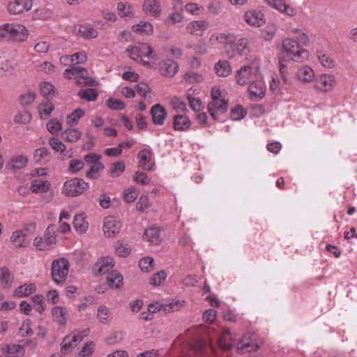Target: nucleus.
<instances>
[{
  "instance_id": "f257e3e1",
  "label": "nucleus",
  "mask_w": 357,
  "mask_h": 357,
  "mask_svg": "<svg viewBox=\"0 0 357 357\" xmlns=\"http://www.w3.org/2000/svg\"><path fill=\"white\" fill-rule=\"evenodd\" d=\"M290 32L295 35V38H287L282 42L281 54L284 60L294 62H303L309 57V52L303 46H307L310 38L306 33L301 29H292Z\"/></svg>"
},
{
  "instance_id": "f03ea898",
  "label": "nucleus",
  "mask_w": 357,
  "mask_h": 357,
  "mask_svg": "<svg viewBox=\"0 0 357 357\" xmlns=\"http://www.w3.org/2000/svg\"><path fill=\"white\" fill-rule=\"evenodd\" d=\"M261 75L260 68L258 63H252L248 66H242L235 75V80L237 84L245 86L251 79H257Z\"/></svg>"
},
{
  "instance_id": "7ed1b4c3",
  "label": "nucleus",
  "mask_w": 357,
  "mask_h": 357,
  "mask_svg": "<svg viewBox=\"0 0 357 357\" xmlns=\"http://www.w3.org/2000/svg\"><path fill=\"white\" fill-rule=\"evenodd\" d=\"M89 185L84 179L73 178L66 181L62 188V193L68 197H77L88 190Z\"/></svg>"
},
{
  "instance_id": "20e7f679",
  "label": "nucleus",
  "mask_w": 357,
  "mask_h": 357,
  "mask_svg": "<svg viewBox=\"0 0 357 357\" xmlns=\"http://www.w3.org/2000/svg\"><path fill=\"white\" fill-rule=\"evenodd\" d=\"M70 263L65 258L55 259L52 263V277L56 284L63 283L67 278Z\"/></svg>"
},
{
  "instance_id": "39448f33",
  "label": "nucleus",
  "mask_w": 357,
  "mask_h": 357,
  "mask_svg": "<svg viewBox=\"0 0 357 357\" xmlns=\"http://www.w3.org/2000/svg\"><path fill=\"white\" fill-rule=\"evenodd\" d=\"M89 329L75 331L66 335L61 344V352L64 354L70 353L73 349L88 335Z\"/></svg>"
},
{
  "instance_id": "423d86ee",
  "label": "nucleus",
  "mask_w": 357,
  "mask_h": 357,
  "mask_svg": "<svg viewBox=\"0 0 357 357\" xmlns=\"http://www.w3.org/2000/svg\"><path fill=\"white\" fill-rule=\"evenodd\" d=\"M126 52L131 59L136 61H142L144 58L151 57L153 50L149 44L139 43L129 46Z\"/></svg>"
},
{
  "instance_id": "0eeeda50",
  "label": "nucleus",
  "mask_w": 357,
  "mask_h": 357,
  "mask_svg": "<svg viewBox=\"0 0 357 357\" xmlns=\"http://www.w3.org/2000/svg\"><path fill=\"white\" fill-rule=\"evenodd\" d=\"M337 84L335 76L329 73L319 75L314 80V87L321 92L332 91Z\"/></svg>"
},
{
  "instance_id": "6e6552de",
  "label": "nucleus",
  "mask_w": 357,
  "mask_h": 357,
  "mask_svg": "<svg viewBox=\"0 0 357 357\" xmlns=\"http://www.w3.org/2000/svg\"><path fill=\"white\" fill-rule=\"evenodd\" d=\"M7 38L17 42L24 41L27 38L26 28L20 24H6Z\"/></svg>"
},
{
  "instance_id": "1a4fd4ad",
  "label": "nucleus",
  "mask_w": 357,
  "mask_h": 357,
  "mask_svg": "<svg viewBox=\"0 0 357 357\" xmlns=\"http://www.w3.org/2000/svg\"><path fill=\"white\" fill-rule=\"evenodd\" d=\"M266 89V85L261 75L250 84L248 91L251 99L259 100L265 96Z\"/></svg>"
},
{
  "instance_id": "9d476101",
  "label": "nucleus",
  "mask_w": 357,
  "mask_h": 357,
  "mask_svg": "<svg viewBox=\"0 0 357 357\" xmlns=\"http://www.w3.org/2000/svg\"><path fill=\"white\" fill-rule=\"evenodd\" d=\"M227 109L228 102L226 100H211L207 106L208 112L214 120H218L221 114L227 111Z\"/></svg>"
},
{
  "instance_id": "9b49d317",
  "label": "nucleus",
  "mask_w": 357,
  "mask_h": 357,
  "mask_svg": "<svg viewBox=\"0 0 357 357\" xmlns=\"http://www.w3.org/2000/svg\"><path fill=\"white\" fill-rule=\"evenodd\" d=\"M8 11L12 15H20L30 10L32 8L31 0H10L8 4Z\"/></svg>"
},
{
  "instance_id": "f8f14e48",
  "label": "nucleus",
  "mask_w": 357,
  "mask_h": 357,
  "mask_svg": "<svg viewBox=\"0 0 357 357\" xmlns=\"http://www.w3.org/2000/svg\"><path fill=\"white\" fill-rule=\"evenodd\" d=\"M121 224L117 220L107 217L104 220L103 231L104 235L107 238L116 236L121 230Z\"/></svg>"
},
{
  "instance_id": "ddd939ff",
  "label": "nucleus",
  "mask_w": 357,
  "mask_h": 357,
  "mask_svg": "<svg viewBox=\"0 0 357 357\" xmlns=\"http://www.w3.org/2000/svg\"><path fill=\"white\" fill-rule=\"evenodd\" d=\"M208 27L209 22L207 20H195L187 24L186 31L190 34L202 36Z\"/></svg>"
},
{
  "instance_id": "4468645a",
  "label": "nucleus",
  "mask_w": 357,
  "mask_h": 357,
  "mask_svg": "<svg viewBox=\"0 0 357 357\" xmlns=\"http://www.w3.org/2000/svg\"><path fill=\"white\" fill-rule=\"evenodd\" d=\"M236 333L229 328L224 329L221 336L218 340V344L220 348L225 350L232 348L236 343Z\"/></svg>"
},
{
  "instance_id": "2eb2a0df",
  "label": "nucleus",
  "mask_w": 357,
  "mask_h": 357,
  "mask_svg": "<svg viewBox=\"0 0 357 357\" xmlns=\"http://www.w3.org/2000/svg\"><path fill=\"white\" fill-rule=\"evenodd\" d=\"M114 266L112 257H105L100 259L94 265L93 271L96 275H102L107 273Z\"/></svg>"
},
{
  "instance_id": "dca6fc26",
  "label": "nucleus",
  "mask_w": 357,
  "mask_h": 357,
  "mask_svg": "<svg viewBox=\"0 0 357 357\" xmlns=\"http://www.w3.org/2000/svg\"><path fill=\"white\" fill-rule=\"evenodd\" d=\"M296 77L302 83H310L316 78L314 70L307 65L302 66L298 68Z\"/></svg>"
},
{
  "instance_id": "f3484780",
  "label": "nucleus",
  "mask_w": 357,
  "mask_h": 357,
  "mask_svg": "<svg viewBox=\"0 0 357 357\" xmlns=\"http://www.w3.org/2000/svg\"><path fill=\"white\" fill-rule=\"evenodd\" d=\"M245 22L252 26H261L264 24V14L261 11L248 10L245 15Z\"/></svg>"
},
{
  "instance_id": "a211bd4d",
  "label": "nucleus",
  "mask_w": 357,
  "mask_h": 357,
  "mask_svg": "<svg viewBox=\"0 0 357 357\" xmlns=\"http://www.w3.org/2000/svg\"><path fill=\"white\" fill-rule=\"evenodd\" d=\"M259 347V345L256 338L247 334L241 340L240 344L238 346V350L250 352L255 351Z\"/></svg>"
},
{
  "instance_id": "6ab92c4d",
  "label": "nucleus",
  "mask_w": 357,
  "mask_h": 357,
  "mask_svg": "<svg viewBox=\"0 0 357 357\" xmlns=\"http://www.w3.org/2000/svg\"><path fill=\"white\" fill-rule=\"evenodd\" d=\"M143 10L145 13L158 17L161 14V8L159 0H144Z\"/></svg>"
},
{
  "instance_id": "aec40b11",
  "label": "nucleus",
  "mask_w": 357,
  "mask_h": 357,
  "mask_svg": "<svg viewBox=\"0 0 357 357\" xmlns=\"http://www.w3.org/2000/svg\"><path fill=\"white\" fill-rule=\"evenodd\" d=\"M153 123L161 126L167 117V112L163 107L159 104L153 105L151 109Z\"/></svg>"
},
{
  "instance_id": "412c9836",
  "label": "nucleus",
  "mask_w": 357,
  "mask_h": 357,
  "mask_svg": "<svg viewBox=\"0 0 357 357\" xmlns=\"http://www.w3.org/2000/svg\"><path fill=\"white\" fill-rule=\"evenodd\" d=\"M268 5L288 16H294L296 13L295 8L290 5L286 4L284 0H271Z\"/></svg>"
},
{
  "instance_id": "4be33fe9",
  "label": "nucleus",
  "mask_w": 357,
  "mask_h": 357,
  "mask_svg": "<svg viewBox=\"0 0 357 357\" xmlns=\"http://www.w3.org/2000/svg\"><path fill=\"white\" fill-rule=\"evenodd\" d=\"M75 82L79 86H95L98 85V82L89 75L88 71L83 68L77 77L74 78Z\"/></svg>"
},
{
  "instance_id": "5701e85b",
  "label": "nucleus",
  "mask_w": 357,
  "mask_h": 357,
  "mask_svg": "<svg viewBox=\"0 0 357 357\" xmlns=\"http://www.w3.org/2000/svg\"><path fill=\"white\" fill-rule=\"evenodd\" d=\"M178 68L176 63L170 59H167L160 63V73L164 77H172L176 73Z\"/></svg>"
},
{
  "instance_id": "b1692460",
  "label": "nucleus",
  "mask_w": 357,
  "mask_h": 357,
  "mask_svg": "<svg viewBox=\"0 0 357 357\" xmlns=\"http://www.w3.org/2000/svg\"><path fill=\"white\" fill-rule=\"evenodd\" d=\"M214 71L218 77H227L231 75L232 68L226 60H220L214 65Z\"/></svg>"
},
{
  "instance_id": "393cba45",
  "label": "nucleus",
  "mask_w": 357,
  "mask_h": 357,
  "mask_svg": "<svg viewBox=\"0 0 357 357\" xmlns=\"http://www.w3.org/2000/svg\"><path fill=\"white\" fill-rule=\"evenodd\" d=\"M2 351L6 357H22L25 353L23 346L15 344L5 346Z\"/></svg>"
},
{
  "instance_id": "a878e982",
  "label": "nucleus",
  "mask_w": 357,
  "mask_h": 357,
  "mask_svg": "<svg viewBox=\"0 0 357 357\" xmlns=\"http://www.w3.org/2000/svg\"><path fill=\"white\" fill-rule=\"evenodd\" d=\"M75 31L77 35L86 39L96 38L98 36V32L96 29L85 25L75 27Z\"/></svg>"
},
{
  "instance_id": "bb28decb",
  "label": "nucleus",
  "mask_w": 357,
  "mask_h": 357,
  "mask_svg": "<svg viewBox=\"0 0 357 357\" xmlns=\"http://www.w3.org/2000/svg\"><path fill=\"white\" fill-rule=\"evenodd\" d=\"M67 310L61 306H55L52 310L54 321L60 326H64L67 320Z\"/></svg>"
},
{
  "instance_id": "cd10ccee",
  "label": "nucleus",
  "mask_w": 357,
  "mask_h": 357,
  "mask_svg": "<svg viewBox=\"0 0 357 357\" xmlns=\"http://www.w3.org/2000/svg\"><path fill=\"white\" fill-rule=\"evenodd\" d=\"M139 166L144 170H151L153 165L151 161V152L148 149H144L138 153Z\"/></svg>"
},
{
  "instance_id": "c85d7f7f",
  "label": "nucleus",
  "mask_w": 357,
  "mask_h": 357,
  "mask_svg": "<svg viewBox=\"0 0 357 357\" xmlns=\"http://www.w3.org/2000/svg\"><path fill=\"white\" fill-rule=\"evenodd\" d=\"M50 189V183L47 181L34 179L31 183L30 190L33 193H44Z\"/></svg>"
},
{
  "instance_id": "c756f323",
  "label": "nucleus",
  "mask_w": 357,
  "mask_h": 357,
  "mask_svg": "<svg viewBox=\"0 0 357 357\" xmlns=\"http://www.w3.org/2000/svg\"><path fill=\"white\" fill-rule=\"evenodd\" d=\"M123 277L117 271H112L107 278L108 285L113 289H119L123 285Z\"/></svg>"
},
{
  "instance_id": "7c9ffc66",
  "label": "nucleus",
  "mask_w": 357,
  "mask_h": 357,
  "mask_svg": "<svg viewBox=\"0 0 357 357\" xmlns=\"http://www.w3.org/2000/svg\"><path fill=\"white\" fill-rule=\"evenodd\" d=\"M317 58L323 67L328 69L334 68L335 61L328 52L324 50L317 51Z\"/></svg>"
},
{
  "instance_id": "2f4dec72",
  "label": "nucleus",
  "mask_w": 357,
  "mask_h": 357,
  "mask_svg": "<svg viewBox=\"0 0 357 357\" xmlns=\"http://www.w3.org/2000/svg\"><path fill=\"white\" fill-rule=\"evenodd\" d=\"M27 162L28 160L26 157L17 155L11 159V160L7 164L6 167L10 170L20 169L26 167Z\"/></svg>"
},
{
  "instance_id": "473e14b6",
  "label": "nucleus",
  "mask_w": 357,
  "mask_h": 357,
  "mask_svg": "<svg viewBox=\"0 0 357 357\" xmlns=\"http://www.w3.org/2000/svg\"><path fill=\"white\" fill-rule=\"evenodd\" d=\"M38 109L40 118L46 119L50 116L51 113L54 109V107L52 102L46 99L39 104Z\"/></svg>"
},
{
  "instance_id": "72a5a7b5",
  "label": "nucleus",
  "mask_w": 357,
  "mask_h": 357,
  "mask_svg": "<svg viewBox=\"0 0 357 357\" xmlns=\"http://www.w3.org/2000/svg\"><path fill=\"white\" fill-rule=\"evenodd\" d=\"M132 31L135 33L145 35H151L153 32V25L148 22H140L139 24L133 25Z\"/></svg>"
},
{
  "instance_id": "f704fd0d",
  "label": "nucleus",
  "mask_w": 357,
  "mask_h": 357,
  "mask_svg": "<svg viewBox=\"0 0 357 357\" xmlns=\"http://www.w3.org/2000/svg\"><path fill=\"white\" fill-rule=\"evenodd\" d=\"M73 226L77 232L84 233L88 229L89 223L83 214H79L74 218Z\"/></svg>"
},
{
  "instance_id": "c9c22d12",
  "label": "nucleus",
  "mask_w": 357,
  "mask_h": 357,
  "mask_svg": "<svg viewBox=\"0 0 357 357\" xmlns=\"http://www.w3.org/2000/svg\"><path fill=\"white\" fill-rule=\"evenodd\" d=\"M36 290V286L33 284H24L18 287L14 292L15 296L22 298L27 296Z\"/></svg>"
},
{
  "instance_id": "e433bc0d",
  "label": "nucleus",
  "mask_w": 357,
  "mask_h": 357,
  "mask_svg": "<svg viewBox=\"0 0 357 357\" xmlns=\"http://www.w3.org/2000/svg\"><path fill=\"white\" fill-rule=\"evenodd\" d=\"M10 240L16 248H22L26 245V233L22 230H17L13 233Z\"/></svg>"
},
{
  "instance_id": "4c0bfd02",
  "label": "nucleus",
  "mask_w": 357,
  "mask_h": 357,
  "mask_svg": "<svg viewBox=\"0 0 357 357\" xmlns=\"http://www.w3.org/2000/svg\"><path fill=\"white\" fill-rule=\"evenodd\" d=\"M81 135V132L76 128H69L62 132V138L69 142H77Z\"/></svg>"
},
{
  "instance_id": "58836bf2",
  "label": "nucleus",
  "mask_w": 357,
  "mask_h": 357,
  "mask_svg": "<svg viewBox=\"0 0 357 357\" xmlns=\"http://www.w3.org/2000/svg\"><path fill=\"white\" fill-rule=\"evenodd\" d=\"M78 96L82 100L95 101L98 96V93L96 89L93 88H88L80 90L78 92Z\"/></svg>"
},
{
  "instance_id": "ea45409f",
  "label": "nucleus",
  "mask_w": 357,
  "mask_h": 357,
  "mask_svg": "<svg viewBox=\"0 0 357 357\" xmlns=\"http://www.w3.org/2000/svg\"><path fill=\"white\" fill-rule=\"evenodd\" d=\"M0 282L1 285L4 288L9 287L13 280V278L9 271V270L6 267H2L0 268Z\"/></svg>"
},
{
  "instance_id": "a19ab883",
  "label": "nucleus",
  "mask_w": 357,
  "mask_h": 357,
  "mask_svg": "<svg viewBox=\"0 0 357 357\" xmlns=\"http://www.w3.org/2000/svg\"><path fill=\"white\" fill-rule=\"evenodd\" d=\"M105 167L100 162H96L93 167H90L89 170L86 172V177L89 179H96L98 177L99 173L104 169Z\"/></svg>"
},
{
  "instance_id": "79ce46f5",
  "label": "nucleus",
  "mask_w": 357,
  "mask_h": 357,
  "mask_svg": "<svg viewBox=\"0 0 357 357\" xmlns=\"http://www.w3.org/2000/svg\"><path fill=\"white\" fill-rule=\"evenodd\" d=\"M143 237L144 239L153 244H158L160 242L158 229L155 227L146 229Z\"/></svg>"
},
{
  "instance_id": "37998d69",
  "label": "nucleus",
  "mask_w": 357,
  "mask_h": 357,
  "mask_svg": "<svg viewBox=\"0 0 357 357\" xmlns=\"http://www.w3.org/2000/svg\"><path fill=\"white\" fill-rule=\"evenodd\" d=\"M117 10L119 15L123 17H132L134 16L132 7L126 3L119 2L117 4Z\"/></svg>"
},
{
  "instance_id": "c03bdc74",
  "label": "nucleus",
  "mask_w": 357,
  "mask_h": 357,
  "mask_svg": "<svg viewBox=\"0 0 357 357\" xmlns=\"http://www.w3.org/2000/svg\"><path fill=\"white\" fill-rule=\"evenodd\" d=\"M134 88L137 93L143 97L145 100L151 98V89L146 84L140 82L136 84Z\"/></svg>"
},
{
  "instance_id": "a18cd8bd",
  "label": "nucleus",
  "mask_w": 357,
  "mask_h": 357,
  "mask_svg": "<svg viewBox=\"0 0 357 357\" xmlns=\"http://www.w3.org/2000/svg\"><path fill=\"white\" fill-rule=\"evenodd\" d=\"M55 229L56 226L54 225H50L46 229L45 234H44V240L47 242L50 246L56 244V239L55 235Z\"/></svg>"
},
{
  "instance_id": "49530a36",
  "label": "nucleus",
  "mask_w": 357,
  "mask_h": 357,
  "mask_svg": "<svg viewBox=\"0 0 357 357\" xmlns=\"http://www.w3.org/2000/svg\"><path fill=\"white\" fill-rule=\"evenodd\" d=\"M32 116L29 112L22 111L19 112L14 117V121L16 123L22 125L29 124L31 121Z\"/></svg>"
},
{
  "instance_id": "de8ad7c7",
  "label": "nucleus",
  "mask_w": 357,
  "mask_h": 357,
  "mask_svg": "<svg viewBox=\"0 0 357 357\" xmlns=\"http://www.w3.org/2000/svg\"><path fill=\"white\" fill-rule=\"evenodd\" d=\"M84 114L85 112L83 109H77L67 116L66 122L69 126L76 125Z\"/></svg>"
},
{
  "instance_id": "09e8293b",
  "label": "nucleus",
  "mask_w": 357,
  "mask_h": 357,
  "mask_svg": "<svg viewBox=\"0 0 357 357\" xmlns=\"http://www.w3.org/2000/svg\"><path fill=\"white\" fill-rule=\"evenodd\" d=\"M139 267L144 272H150L154 268V259L152 257H146L139 261Z\"/></svg>"
},
{
  "instance_id": "8fccbe9b",
  "label": "nucleus",
  "mask_w": 357,
  "mask_h": 357,
  "mask_svg": "<svg viewBox=\"0 0 357 357\" xmlns=\"http://www.w3.org/2000/svg\"><path fill=\"white\" fill-rule=\"evenodd\" d=\"M50 156V152L46 148H40L34 151L33 159L36 162L42 163L47 160Z\"/></svg>"
},
{
  "instance_id": "3c124183",
  "label": "nucleus",
  "mask_w": 357,
  "mask_h": 357,
  "mask_svg": "<svg viewBox=\"0 0 357 357\" xmlns=\"http://www.w3.org/2000/svg\"><path fill=\"white\" fill-rule=\"evenodd\" d=\"M123 199L128 203L135 201L139 195V191L135 187H130L124 190Z\"/></svg>"
},
{
  "instance_id": "603ef678",
  "label": "nucleus",
  "mask_w": 357,
  "mask_h": 357,
  "mask_svg": "<svg viewBox=\"0 0 357 357\" xmlns=\"http://www.w3.org/2000/svg\"><path fill=\"white\" fill-rule=\"evenodd\" d=\"M111 312L105 305H101L98 309L97 319L103 324L108 322Z\"/></svg>"
},
{
  "instance_id": "864d4df0",
  "label": "nucleus",
  "mask_w": 357,
  "mask_h": 357,
  "mask_svg": "<svg viewBox=\"0 0 357 357\" xmlns=\"http://www.w3.org/2000/svg\"><path fill=\"white\" fill-rule=\"evenodd\" d=\"M84 167V161L77 159H73L69 162L68 172L71 174H76L81 171Z\"/></svg>"
},
{
  "instance_id": "5fc2aeb1",
  "label": "nucleus",
  "mask_w": 357,
  "mask_h": 357,
  "mask_svg": "<svg viewBox=\"0 0 357 357\" xmlns=\"http://www.w3.org/2000/svg\"><path fill=\"white\" fill-rule=\"evenodd\" d=\"M246 115V112L242 106L238 105L232 108L230 113V118L233 121H239L243 119Z\"/></svg>"
},
{
  "instance_id": "6e6d98bb",
  "label": "nucleus",
  "mask_w": 357,
  "mask_h": 357,
  "mask_svg": "<svg viewBox=\"0 0 357 357\" xmlns=\"http://www.w3.org/2000/svg\"><path fill=\"white\" fill-rule=\"evenodd\" d=\"M188 47L192 48L195 54L198 55H204L208 52L207 46L202 39L198 40L196 44L193 45H190Z\"/></svg>"
},
{
  "instance_id": "4d7b16f0",
  "label": "nucleus",
  "mask_w": 357,
  "mask_h": 357,
  "mask_svg": "<svg viewBox=\"0 0 357 357\" xmlns=\"http://www.w3.org/2000/svg\"><path fill=\"white\" fill-rule=\"evenodd\" d=\"M46 127L47 130L53 135L58 133L62 129L61 123L56 119H50L47 122Z\"/></svg>"
},
{
  "instance_id": "13d9d810",
  "label": "nucleus",
  "mask_w": 357,
  "mask_h": 357,
  "mask_svg": "<svg viewBox=\"0 0 357 357\" xmlns=\"http://www.w3.org/2000/svg\"><path fill=\"white\" fill-rule=\"evenodd\" d=\"M183 78L186 82L190 84L199 83L204 80L202 75L195 72H190L186 73Z\"/></svg>"
},
{
  "instance_id": "bf43d9fd",
  "label": "nucleus",
  "mask_w": 357,
  "mask_h": 357,
  "mask_svg": "<svg viewBox=\"0 0 357 357\" xmlns=\"http://www.w3.org/2000/svg\"><path fill=\"white\" fill-rule=\"evenodd\" d=\"M106 105L113 110H122L125 108V104L123 101L113 98H110L107 100Z\"/></svg>"
},
{
  "instance_id": "052dcab7",
  "label": "nucleus",
  "mask_w": 357,
  "mask_h": 357,
  "mask_svg": "<svg viewBox=\"0 0 357 357\" xmlns=\"http://www.w3.org/2000/svg\"><path fill=\"white\" fill-rule=\"evenodd\" d=\"M217 318V311L213 309H208L203 313L202 319L204 323L212 324Z\"/></svg>"
},
{
  "instance_id": "680f3d73",
  "label": "nucleus",
  "mask_w": 357,
  "mask_h": 357,
  "mask_svg": "<svg viewBox=\"0 0 357 357\" xmlns=\"http://www.w3.org/2000/svg\"><path fill=\"white\" fill-rule=\"evenodd\" d=\"M211 347V342L204 339H199L193 345V350L197 353H201Z\"/></svg>"
},
{
  "instance_id": "e2e57ef3",
  "label": "nucleus",
  "mask_w": 357,
  "mask_h": 357,
  "mask_svg": "<svg viewBox=\"0 0 357 357\" xmlns=\"http://www.w3.org/2000/svg\"><path fill=\"white\" fill-rule=\"evenodd\" d=\"M125 170V163L123 162H118L112 164L110 169V175L112 177L120 176Z\"/></svg>"
},
{
  "instance_id": "0e129e2a",
  "label": "nucleus",
  "mask_w": 357,
  "mask_h": 357,
  "mask_svg": "<svg viewBox=\"0 0 357 357\" xmlns=\"http://www.w3.org/2000/svg\"><path fill=\"white\" fill-rule=\"evenodd\" d=\"M100 159L101 156L94 153L86 154L84 157V164L86 163L89 167H93V165H96V162H100Z\"/></svg>"
},
{
  "instance_id": "69168bd1",
  "label": "nucleus",
  "mask_w": 357,
  "mask_h": 357,
  "mask_svg": "<svg viewBox=\"0 0 357 357\" xmlns=\"http://www.w3.org/2000/svg\"><path fill=\"white\" fill-rule=\"evenodd\" d=\"M278 31V27L275 24H268L263 31V35L266 40H271Z\"/></svg>"
},
{
  "instance_id": "338daca9",
  "label": "nucleus",
  "mask_w": 357,
  "mask_h": 357,
  "mask_svg": "<svg viewBox=\"0 0 357 357\" xmlns=\"http://www.w3.org/2000/svg\"><path fill=\"white\" fill-rule=\"evenodd\" d=\"M167 274L164 271H160L155 273L151 278L150 284L153 286H159L165 280Z\"/></svg>"
},
{
  "instance_id": "774afa93",
  "label": "nucleus",
  "mask_w": 357,
  "mask_h": 357,
  "mask_svg": "<svg viewBox=\"0 0 357 357\" xmlns=\"http://www.w3.org/2000/svg\"><path fill=\"white\" fill-rule=\"evenodd\" d=\"M94 343L89 342L84 344L78 354V357H89L92 355L94 350Z\"/></svg>"
}]
</instances>
